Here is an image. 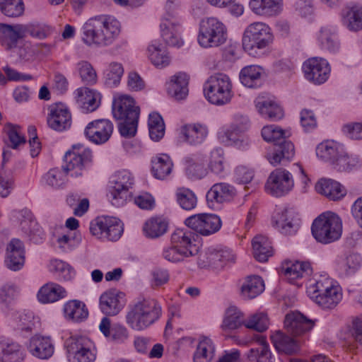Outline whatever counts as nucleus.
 I'll use <instances>...</instances> for the list:
<instances>
[{"label":"nucleus","instance_id":"nucleus-1","mask_svg":"<svg viewBox=\"0 0 362 362\" xmlns=\"http://www.w3.org/2000/svg\"><path fill=\"white\" fill-rule=\"evenodd\" d=\"M161 315L162 308L156 300L143 299L129 305L126 321L132 329L141 331L158 321Z\"/></svg>","mask_w":362,"mask_h":362},{"label":"nucleus","instance_id":"nucleus-2","mask_svg":"<svg viewBox=\"0 0 362 362\" xmlns=\"http://www.w3.org/2000/svg\"><path fill=\"white\" fill-rule=\"evenodd\" d=\"M112 114L117 120H120L118 128L120 134L125 138L136 135L140 108L136 105L133 98L122 95L114 100Z\"/></svg>","mask_w":362,"mask_h":362},{"label":"nucleus","instance_id":"nucleus-3","mask_svg":"<svg viewBox=\"0 0 362 362\" xmlns=\"http://www.w3.org/2000/svg\"><path fill=\"white\" fill-rule=\"evenodd\" d=\"M314 238L320 243L329 244L339 240L341 235L342 223L336 214L326 211L319 215L311 227Z\"/></svg>","mask_w":362,"mask_h":362},{"label":"nucleus","instance_id":"nucleus-4","mask_svg":"<svg viewBox=\"0 0 362 362\" xmlns=\"http://www.w3.org/2000/svg\"><path fill=\"white\" fill-rule=\"evenodd\" d=\"M307 293L323 309L335 308L342 298L341 288L332 279L322 276L309 286Z\"/></svg>","mask_w":362,"mask_h":362},{"label":"nucleus","instance_id":"nucleus-5","mask_svg":"<svg viewBox=\"0 0 362 362\" xmlns=\"http://www.w3.org/2000/svg\"><path fill=\"white\" fill-rule=\"evenodd\" d=\"M64 347L69 362H94L96 360L95 344L85 335H71L65 340Z\"/></svg>","mask_w":362,"mask_h":362},{"label":"nucleus","instance_id":"nucleus-6","mask_svg":"<svg viewBox=\"0 0 362 362\" xmlns=\"http://www.w3.org/2000/svg\"><path fill=\"white\" fill-rule=\"evenodd\" d=\"M204 93L211 104L223 105L229 103L233 97L230 78L222 73L211 76L204 83Z\"/></svg>","mask_w":362,"mask_h":362},{"label":"nucleus","instance_id":"nucleus-7","mask_svg":"<svg viewBox=\"0 0 362 362\" xmlns=\"http://www.w3.org/2000/svg\"><path fill=\"white\" fill-rule=\"evenodd\" d=\"M272 41L270 28L264 23L256 22L246 28L243 37V47L250 55H255L257 49L268 47Z\"/></svg>","mask_w":362,"mask_h":362},{"label":"nucleus","instance_id":"nucleus-8","mask_svg":"<svg viewBox=\"0 0 362 362\" xmlns=\"http://www.w3.org/2000/svg\"><path fill=\"white\" fill-rule=\"evenodd\" d=\"M226 38V28L217 18H207L200 22L197 39L202 47H217L225 43Z\"/></svg>","mask_w":362,"mask_h":362},{"label":"nucleus","instance_id":"nucleus-9","mask_svg":"<svg viewBox=\"0 0 362 362\" xmlns=\"http://www.w3.org/2000/svg\"><path fill=\"white\" fill-rule=\"evenodd\" d=\"M92 158L93 154L90 149L81 145L73 146L64 155L62 168L71 177L78 178L83 176Z\"/></svg>","mask_w":362,"mask_h":362},{"label":"nucleus","instance_id":"nucleus-10","mask_svg":"<svg viewBox=\"0 0 362 362\" xmlns=\"http://www.w3.org/2000/svg\"><path fill=\"white\" fill-rule=\"evenodd\" d=\"M89 230L98 239L117 241L123 233V225L115 217L99 216L90 222Z\"/></svg>","mask_w":362,"mask_h":362},{"label":"nucleus","instance_id":"nucleus-11","mask_svg":"<svg viewBox=\"0 0 362 362\" xmlns=\"http://www.w3.org/2000/svg\"><path fill=\"white\" fill-rule=\"evenodd\" d=\"M109 199L112 205L119 206L124 204L129 192L134 184L132 173L127 170L116 172L110 181Z\"/></svg>","mask_w":362,"mask_h":362},{"label":"nucleus","instance_id":"nucleus-12","mask_svg":"<svg viewBox=\"0 0 362 362\" xmlns=\"http://www.w3.org/2000/svg\"><path fill=\"white\" fill-rule=\"evenodd\" d=\"M294 186L293 177L289 171L279 168L273 170L265 184L266 191L279 197L288 193Z\"/></svg>","mask_w":362,"mask_h":362},{"label":"nucleus","instance_id":"nucleus-13","mask_svg":"<svg viewBox=\"0 0 362 362\" xmlns=\"http://www.w3.org/2000/svg\"><path fill=\"white\" fill-rule=\"evenodd\" d=\"M185 223L188 228L202 235L213 234L221 226V221L218 216L207 214L191 216L185 221Z\"/></svg>","mask_w":362,"mask_h":362},{"label":"nucleus","instance_id":"nucleus-14","mask_svg":"<svg viewBox=\"0 0 362 362\" xmlns=\"http://www.w3.org/2000/svg\"><path fill=\"white\" fill-rule=\"evenodd\" d=\"M303 71L307 80L315 84H322L328 79L330 67L325 59L312 57L304 62Z\"/></svg>","mask_w":362,"mask_h":362},{"label":"nucleus","instance_id":"nucleus-15","mask_svg":"<svg viewBox=\"0 0 362 362\" xmlns=\"http://www.w3.org/2000/svg\"><path fill=\"white\" fill-rule=\"evenodd\" d=\"M112 122L106 119H99L89 122L84 129V134L90 142L101 145L108 141L113 133Z\"/></svg>","mask_w":362,"mask_h":362},{"label":"nucleus","instance_id":"nucleus-16","mask_svg":"<svg viewBox=\"0 0 362 362\" xmlns=\"http://www.w3.org/2000/svg\"><path fill=\"white\" fill-rule=\"evenodd\" d=\"M235 255L230 249H209L199 257V264L202 267L218 269L223 268L228 262H234Z\"/></svg>","mask_w":362,"mask_h":362},{"label":"nucleus","instance_id":"nucleus-17","mask_svg":"<svg viewBox=\"0 0 362 362\" xmlns=\"http://www.w3.org/2000/svg\"><path fill=\"white\" fill-rule=\"evenodd\" d=\"M48 110L47 123L49 128L54 131L62 132L71 127V114L62 103L51 105Z\"/></svg>","mask_w":362,"mask_h":362},{"label":"nucleus","instance_id":"nucleus-18","mask_svg":"<svg viewBox=\"0 0 362 362\" xmlns=\"http://www.w3.org/2000/svg\"><path fill=\"white\" fill-rule=\"evenodd\" d=\"M315 322L298 311L291 312L285 316L284 328L293 337L300 336L310 331Z\"/></svg>","mask_w":362,"mask_h":362},{"label":"nucleus","instance_id":"nucleus-19","mask_svg":"<svg viewBox=\"0 0 362 362\" xmlns=\"http://www.w3.org/2000/svg\"><path fill=\"white\" fill-rule=\"evenodd\" d=\"M124 293L117 289H110L104 292L100 297V308L107 315H116L125 304Z\"/></svg>","mask_w":362,"mask_h":362},{"label":"nucleus","instance_id":"nucleus-20","mask_svg":"<svg viewBox=\"0 0 362 362\" xmlns=\"http://www.w3.org/2000/svg\"><path fill=\"white\" fill-rule=\"evenodd\" d=\"M100 16L89 18L82 26V41L88 46H102L105 37L100 33Z\"/></svg>","mask_w":362,"mask_h":362},{"label":"nucleus","instance_id":"nucleus-21","mask_svg":"<svg viewBox=\"0 0 362 362\" xmlns=\"http://www.w3.org/2000/svg\"><path fill=\"white\" fill-rule=\"evenodd\" d=\"M6 267L12 271H18L25 263V248L23 242L18 238H13L7 245Z\"/></svg>","mask_w":362,"mask_h":362},{"label":"nucleus","instance_id":"nucleus-22","mask_svg":"<svg viewBox=\"0 0 362 362\" xmlns=\"http://www.w3.org/2000/svg\"><path fill=\"white\" fill-rule=\"evenodd\" d=\"M294 155V144L285 137L278 143L273 144V150L267 154V158L272 165H276L282 160H291Z\"/></svg>","mask_w":362,"mask_h":362},{"label":"nucleus","instance_id":"nucleus-23","mask_svg":"<svg viewBox=\"0 0 362 362\" xmlns=\"http://www.w3.org/2000/svg\"><path fill=\"white\" fill-rule=\"evenodd\" d=\"M24 37L23 24L0 23V43L6 49L16 47L18 41Z\"/></svg>","mask_w":362,"mask_h":362},{"label":"nucleus","instance_id":"nucleus-24","mask_svg":"<svg viewBox=\"0 0 362 362\" xmlns=\"http://www.w3.org/2000/svg\"><path fill=\"white\" fill-rule=\"evenodd\" d=\"M170 18H164L160 23L161 37L170 46L180 47L183 45L180 37V26L175 20L172 19L173 14L168 13Z\"/></svg>","mask_w":362,"mask_h":362},{"label":"nucleus","instance_id":"nucleus-25","mask_svg":"<svg viewBox=\"0 0 362 362\" xmlns=\"http://www.w3.org/2000/svg\"><path fill=\"white\" fill-rule=\"evenodd\" d=\"M235 194L234 187L227 183L214 184L206 193V201L210 208H215L216 204L231 199Z\"/></svg>","mask_w":362,"mask_h":362},{"label":"nucleus","instance_id":"nucleus-26","mask_svg":"<svg viewBox=\"0 0 362 362\" xmlns=\"http://www.w3.org/2000/svg\"><path fill=\"white\" fill-rule=\"evenodd\" d=\"M195 234L189 229L177 228L171 235V245L180 249H185L192 252V256L198 252V247L194 243Z\"/></svg>","mask_w":362,"mask_h":362},{"label":"nucleus","instance_id":"nucleus-27","mask_svg":"<svg viewBox=\"0 0 362 362\" xmlns=\"http://www.w3.org/2000/svg\"><path fill=\"white\" fill-rule=\"evenodd\" d=\"M316 191L330 200L337 201L346 195V189L338 182L327 178L320 179L315 185Z\"/></svg>","mask_w":362,"mask_h":362},{"label":"nucleus","instance_id":"nucleus-28","mask_svg":"<svg viewBox=\"0 0 362 362\" xmlns=\"http://www.w3.org/2000/svg\"><path fill=\"white\" fill-rule=\"evenodd\" d=\"M189 77L185 73L179 72L167 83L168 93L176 100H182L188 95Z\"/></svg>","mask_w":362,"mask_h":362},{"label":"nucleus","instance_id":"nucleus-29","mask_svg":"<svg viewBox=\"0 0 362 362\" xmlns=\"http://www.w3.org/2000/svg\"><path fill=\"white\" fill-rule=\"evenodd\" d=\"M28 349L33 356L42 359L49 358L54 353L50 338L37 335L30 339Z\"/></svg>","mask_w":362,"mask_h":362},{"label":"nucleus","instance_id":"nucleus-30","mask_svg":"<svg viewBox=\"0 0 362 362\" xmlns=\"http://www.w3.org/2000/svg\"><path fill=\"white\" fill-rule=\"evenodd\" d=\"M76 98L77 103L86 112L95 111L100 104V93L87 88L78 89Z\"/></svg>","mask_w":362,"mask_h":362},{"label":"nucleus","instance_id":"nucleus-31","mask_svg":"<svg viewBox=\"0 0 362 362\" xmlns=\"http://www.w3.org/2000/svg\"><path fill=\"white\" fill-rule=\"evenodd\" d=\"M181 134L189 144L197 145L206 138L208 129L206 125L199 123L189 124L182 127Z\"/></svg>","mask_w":362,"mask_h":362},{"label":"nucleus","instance_id":"nucleus-32","mask_svg":"<svg viewBox=\"0 0 362 362\" xmlns=\"http://www.w3.org/2000/svg\"><path fill=\"white\" fill-rule=\"evenodd\" d=\"M66 296L65 288L53 282L45 284L37 293V298L42 303H54L65 298Z\"/></svg>","mask_w":362,"mask_h":362},{"label":"nucleus","instance_id":"nucleus-33","mask_svg":"<svg viewBox=\"0 0 362 362\" xmlns=\"http://www.w3.org/2000/svg\"><path fill=\"white\" fill-rule=\"evenodd\" d=\"M272 341L279 352L293 354L299 350L298 341L281 331L276 332L271 336Z\"/></svg>","mask_w":362,"mask_h":362},{"label":"nucleus","instance_id":"nucleus-34","mask_svg":"<svg viewBox=\"0 0 362 362\" xmlns=\"http://www.w3.org/2000/svg\"><path fill=\"white\" fill-rule=\"evenodd\" d=\"M281 0H250L249 6L257 15L273 16L281 10Z\"/></svg>","mask_w":362,"mask_h":362},{"label":"nucleus","instance_id":"nucleus-35","mask_svg":"<svg viewBox=\"0 0 362 362\" xmlns=\"http://www.w3.org/2000/svg\"><path fill=\"white\" fill-rule=\"evenodd\" d=\"M100 21L103 24L100 33L105 37L102 46L111 45L120 33V23L111 16H100Z\"/></svg>","mask_w":362,"mask_h":362},{"label":"nucleus","instance_id":"nucleus-36","mask_svg":"<svg viewBox=\"0 0 362 362\" xmlns=\"http://www.w3.org/2000/svg\"><path fill=\"white\" fill-rule=\"evenodd\" d=\"M0 351L2 362H22L25 356L23 348L14 341H1Z\"/></svg>","mask_w":362,"mask_h":362},{"label":"nucleus","instance_id":"nucleus-37","mask_svg":"<svg viewBox=\"0 0 362 362\" xmlns=\"http://www.w3.org/2000/svg\"><path fill=\"white\" fill-rule=\"evenodd\" d=\"M273 226L284 235H293L298 229V223L294 220L292 214L288 210H284L279 214L272 221Z\"/></svg>","mask_w":362,"mask_h":362},{"label":"nucleus","instance_id":"nucleus-38","mask_svg":"<svg viewBox=\"0 0 362 362\" xmlns=\"http://www.w3.org/2000/svg\"><path fill=\"white\" fill-rule=\"evenodd\" d=\"M255 106L263 117L271 120H278L284 116L282 108L272 100L259 97L255 101Z\"/></svg>","mask_w":362,"mask_h":362},{"label":"nucleus","instance_id":"nucleus-39","mask_svg":"<svg viewBox=\"0 0 362 362\" xmlns=\"http://www.w3.org/2000/svg\"><path fill=\"white\" fill-rule=\"evenodd\" d=\"M65 317L75 322H79L88 317V312L86 305L77 300H69L64 305Z\"/></svg>","mask_w":362,"mask_h":362},{"label":"nucleus","instance_id":"nucleus-40","mask_svg":"<svg viewBox=\"0 0 362 362\" xmlns=\"http://www.w3.org/2000/svg\"><path fill=\"white\" fill-rule=\"evenodd\" d=\"M147 52L149 60L156 67L162 69L170 64V57L162 45L152 43L148 47Z\"/></svg>","mask_w":362,"mask_h":362},{"label":"nucleus","instance_id":"nucleus-41","mask_svg":"<svg viewBox=\"0 0 362 362\" xmlns=\"http://www.w3.org/2000/svg\"><path fill=\"white\" fill-rule=\"evenodd\" d=\"M168 228V222L162 217H152L147 220L144 226L143 231L148 238H157L164 235Z\"/></svg>","mask_w":362,"mask_h":362},{"label":"nucleus","instance_id":"nucleus-42","mask_svg":"<svg viewBox=\"0 0 362 362\" xmlns=\"http://www.w3.org/2000/svg\"><path fill=\"white\" fill-rule=\"evenodd\" d=\"M264 290V284L259 276H247L241 286V296L245 299H252Z\"/></svg>","mask_w":362,"mask_h":362},{"label":"nucleus","instance_id":"nucleus-43","mask_svg":"<svg viewBox=\"0 0 362 362\" xmlns=\"http://www.w3.org/2000/svg\"><path fill=\"white\" fill-rule=\"evenodd\" d=\"M263 69L257 65H249L242 69L240 73V80L246 87L255 88L261 84Z\"/></svg>","mask_w":362,"mask_h":362},{"label":"nucleus","instance_id":"nucleus-44","mask_svg":"<svg viewBox=\"0 0 362 362\" xmlns=\"http://www.w3.org/2000/svg\"><path fill=\"white\" fill-rule=\"evenodd\" d=\"M173 163L167 154H160L152 160V173L153 176L159 180H163L168 176L173 170Z\"/></svg>","mask_w":362,"mask_h":362},{"label":"nucleus","instance_id":"nucleus-45","mask_svg":"<svg viewBox=\"0 0 362 362\" xmlns=\"http://www.w3.org/2000/svg\"><path fill=\"white\" fill-rule=\"evenodd\" d=\"M343 148L334 141H327L320 144L316 149L317 156L325 161L334 164Z\"/></svg>","mask_w":362,"mask_h":362},{"label":"nucleus","instance_id":"nucleus-46","mask_svg":"<svg viewBox=\"0 0 362 362\" xmlns=\"http://www.w3.org/2000/svg\"><path fill=\"white\" fill-rule=\"evenodd\" d=\"M252 244L253 255L257 261L264 262L272 256V246L268 238L261 235H257L253 238Z\"/></svg>","mask_w":362,"mask_h":362},{"label":"nucleus","instance_id":"nucleus-47","mask_svg":"<svg viewBox=\"0 0 362 362\" xmlns=\"http://www.w3.org/2000/svg\"><path fill=\"white\" fill-rule=\"evenodd\" d=\"M343 23L352 31L362 29V8L353 6L343 12Z\"/></svg>","mask_w":362,"mask_h":362},{"label":"nucleus","instance_id":"nucleus-48","mask_svg":"<svg viewBox=\"0 0 362 362\" xmlns=\"http://www.w3.org/2000/svg\"><path fill=\"white\" fill-rule=\"evenodd\" d=\"M361 257L357 254H350L337 262V269L341 276L354 274L361 267Z\"/></svg>","mask_w":362,"mask_h":362},{"label":"nucleus","instance_id":"nucleus-49","mask_svg":"<svg viewBox=\"0 0 362 362\" xmlns=\"http://www.w3.org/2000/svg\"><path fill=\"white\" fill-rule=\"evenodd\" d=\"M247 124L248 120L246 118L243 119V122L240 124H232L221 136L222 141L228 146H238L239 143L241 142L239 139L240 134L247 129Z\"/></svg>","mask_w":362,"mask_h":362},{"label":"nucleus","instance_id":"nucleus-50","mask_svg":"<svg viewBox=\"0 0 362 362\" xmlns=\"http://www.w3.org/2000/svg\"><path fill=\"white\" fill-rule=\"evenodd\" d=\"M215 353V346L211 339L204 337L201 340L194 354V362H210Z\"/></svg>","mask_w":362,"mask_h":362},{"label":"nucleus","instance_id":"nucleus-51","mask_svg":"<svg viewBox=\"0 0 362 362\" xmlns=\"http://www.w3.org/2000/svg\"><path fill=\"white\" fill-rule=\"evenodd\" d=\"M243 313L235 307H230L226 313L222 327L223 329H235L245 325Z\"/></svg>","mask_w":362,"mask_h":362},{"label":"nucleus","instance_id":"nucleus-52","mask_svg":"<svg viewBox=\"0 0 362 362\" xmlns=\"http://www.w3.org/2000/svg\"><path fill=\"white\" fill-rule=\"evenodd\" d=\"M149 136L153 141H159L165 134V124L162 117L157 112H153L148 117Z\"/></svg>","mask_w":362,"mask_h":362},{"label":"nucleus","instance_id":"nucleus-53","mask_svg":"<svg viewBox=\"0 0 362 362\" xmlns=\"http://www.w3.org/2000/svg\"><path fill=\"white\" fill-rule=\"evenodd\" d=\"M311 272L312 268L308 262H296L284 269V274L290 281L309 276Z\"/></svg>","mask_w":362,"mask_h":362},{"label":"nucleus","instance_id":"nucleus-54","mask_svg":"<svg viewBox=\"0 0 362 362\" xmlns=\"http://www.w3.org/2000/svg\"><path fill=\"white\" fill-rule=\"evenodd\" d=\"M24 36L27 34L30 36L42 40L45 39L53 33V29L51 26L44 23H31L28 24H23Z\"/></svg>","mask_w":362,"mask_h":362},{"label":"nucleus","instance_id":"nucleus-55","mask_svg":"<svg viewBox=\"0 0 362 362\" xmlns=\"http://www.w3.org/2000/svg\"><path fill=\"white\" fill-rule=\"evenodd\" d=\"M185 165L186 173L191 177L201 179L206 175L204 162L201 158H187Z\"/></svg>","mask_w":362,"mask_h":362},{"label":"nucleus","instance_id":"nucleus-56","mask_svg":"<svg viewBox=\"0 0 362 362\" xmlns=\"http://www.w3.org/2000/svg\"><path fill=\"white\" fill-rule=\"evenodd\" d=\"M67 173L62 168H54L50 169L44 176L46 183L50 187L59 189L63 187L67 182Z\"/></svg>","mask_w":362,"mask_h":362},{"label":"nucleus","instance_id":"nucleus-57","mask_svg":"<svg viewBox=\"0 0 362 362\" xmlns=\"http://www.w3.org/2000/svg\"><path fill=\"white\" fill-rule=\"evenodd\" d=\"M76 69L83 83L90 86L96 83L98 80L97 74L89 62L85 60L78 62L76 64Z\"/></svg>","mask_w":362,"mask_h":362},{"label":"nucleus","instance_id":"nucleus-58","mask_svg":"<svg viewBox=\"0 0 362 362\" xmlns=\"http://www.w3.org/2000/svg\"><path fill=\"white\" fill-rule=\"evenodd\" d=\"M0 10L8 17L16 18L23 15L25 8L22 0H0Z\"/></svg>","mask_w":362,"mask_h":362},{"label":"nucleus","instance_id":"nucleus-59","mask_svg":"<svg viewBox=\"0 0 362 362\" xmlns=\"http://www.w3.org/2000/svg\"><path fill=\"white\" fill-rule=\"evenodd\" d=\"M322 47L331 52H337L339 49L337 37L330 28H322L318 37Z\"/></svg>","mask_w":362,"mask_h":362},{"label":"nucleus","instance_id":"nucleus-60","mask_svg":"<svg viewBox=\"0 0 362 362\" xmlns=\"http://www.w3.org/2000/svg\"><path fill=\"white\" fill-rule=\"evenodd\" d=\"M333 165L338 171L349 172L358 168L359 160L358 157L350 156L343 150Z\"/></svg>","mask_w":362,"mask_h":362},{"label":"nucleus","instance_id":"nucleus-61","mask_svg":"<svg viewBox=\"0 0 362 362\" xmlns=\"http://www.w3.org/2000/svg\"><path fill=\"white\" fill-rule=\"evenodd\" d=\"M269 319L264 313H255L245 320V326L247 329L263 332L269 327Z\"/></svg>","mask_w":362,"mask_h":362},{"label":"nucleus","instance_id":"nucleus-62","mask_svg":"<svg viewBox=\"0 0 362 362\" xmlns=\"http://www.w3.org/2000/svg\"><path fill=\"white\" fill-rule=\"evenodd\" d=\"M247 358L250 362H271L272 354L267 343L262 339L258 348L249 351Z\"/></svg>","mask_w":362,"mask_h":362},{"label":"nucleus","instance_id":"nucleus-63","mask_svg":"<svg viewBox=\"0 0 362 362\" xmlns=\"http://www.w3.org/2000/svg\"><path fill=\"white\" fill-rule=\"evenodd\" d=\"M177 202L185 210H192L195 208L197 199L195 194L189 189L180 188L176 192Z\"/></svg>","mask_w":362,"mask_h":362},{"label":"nucleus","instance_id":"nucleus-64","mask_svg":"<svg viewBox=\"0 0 362 362\" xmlns=\"http://www.w3.org/2000/svg\"><path fill=\"white\" fill-rule=\"evenodd\" d=\"M261 134L264 141L272 142L274 144L286 137V132L276 125H267L264 127ZM288 136L289 134L287 137Z\"/></svg>","mask_w":362,"mask_h":362}]
</instances>
